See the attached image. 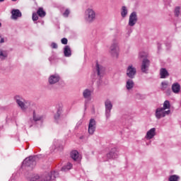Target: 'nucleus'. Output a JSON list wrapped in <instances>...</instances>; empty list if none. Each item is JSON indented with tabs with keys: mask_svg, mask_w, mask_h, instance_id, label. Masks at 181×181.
I'll use <instances>...</instances> for the list:
<instances>
[{
	"mask_svg": "<svg viewBox=\"0 0 181 181\" xmlns=\"http://www.w3.org/2000/svg\"><path fill=\"white\" fill-rule=\"evenodd\" d=\"M140 57H144V55L139 54Z\"/></svg>",
	"mask_w": 181,
	"mask_h": 181,
	"instance_id": "nucleus-38",
	"label": "nucleus"
},
{
	"mask_svg": "<svg viewBox=\"0 0 181 181\" xmlns=\"http://www.w3.org/2000/svg\"><path fill=\"white\" fill-rule=\"evenodd\" d=\"M136 74V69L134 68L132 65L129 66L127 69V76L129 78H134Z\"/></svg>",
	"mask_w": 181,
	"mask_h": 181,
	"instance_id": "nucleus-7",
	"label": "nucleus"
},
{
	"mask_svg": "<svg viewBox=\"0 0 181 181\" xmlns=\"http://www.w3.org/2000/svg\"><path fill=\"white\" fill-rule=\"evenodd\" d=\"M110 54L112 57H118V53H119V47H118V42H113L110 46Z\"/></svg>",
	"mask_w": 181,
	"mask_h": 181,
	"instance_id": "nucleus-4",
	"label": "nucleus"
},
{
	"mask_svg": "<svg viewBox=\"0 0 181 181\" xmlns=\"http://www.w3.org/2000/svg\"><path fill=\"white\" fill-rule=\"evenodd\" d=\"M105 110H106V118H110V113L111 112V110H112V103L110 100H107L105 102Z\"/></svg>",
	"mask_w": 181,
	"mask_h": 181,
	"instance_id": "nucleus-8",
	"label": "nucleus"
},
{
	"mask_svg": "<svg viewBox=\"0 0 181 181\" xmlns=\"http://www.w3.org/2000/svg\"><path fill=\"white\" fill-rule=\"evenodd\" d=\"M71 158L74 160H77V159H78V151H72L71 152Z\"/></svg>",
	"mask_w": 181,
	"mask_h": 181,
	"instance_id": "nucleus-22",
	"label": "nucleus"
},
{
	"mask_svg": "<svg viewBox=\"0 0 181 181\" xmlns=\"http://www.w3.org/2000/svg\"><path fill=\"white\" fill-rule=\"evenodd\" d=\"M16 101L21 109L23 110V111H26V110L30 107V103L25 101L19 96L16 97Z\"/></svg>",
	"mask_w": 181,
	"mask_h": 181,
	"instance_id": "nucleus-2",
	"label": "nucleus"
},
{
	"mask_svg": "<svg viewBox=\"0 0 181 181\" xmlns=\"http://www.w3.org/2000/svg\"><path fill=\"white\" fill-rule=\"evenodd\" d=\"M33 119L35 122L40 121V119H42V117L36 115V113H35V112H33Z\"/></svg>",
	"mask_w": 181,
	"mask_h": 181,
	"instance_id": "nucleus-29",
	"label": "nucleus"
},
{
	"mask_svg": "<svg viewBox=\"0 0 181 181\" xmlns=\"http://www.w3.org/2000/svg\"><path fill=\"white\" fill-rule=\"evenodd\" d=\"M135 83L132 79H128L126 82V88L127 90H132L134 88Z\"/></svg>",
	"mask_w": 181,
	"mask_h": 181,
	"instance_id": "nucleus-15",
	"label": "nucleus"
},
{
	"mask_svg": "<svg viewBox=\"0 0 181 181\" xmlns=\"http://www.w3.org/2000/svg\"><path fill=\"white\" fill-rule=\"evenodd\" d=\"M168 88V83L166 82L161 83V90H165Z\"/></svg>",
	"mask_w": 181,
	"mask_h": 181,
	"instance_id": "nucleus-31",
	"label": "nucleus"
},
{
	"mask_svg": "<svg viewBox=\"0 0 181 181\" xmlns=\"http://www.w3.org/2000/svg\"><path fill=\"white\" fill-rule=\"evenodd\" d=\"M180 13V7H176L175 9V16H179Z\"/></svg>",
	"mask_w": 181,
	"mask_h": 181,
	"instance_id": "nucleus-32",
	"label": "nucleus"
},
{
	"mask_svg": "<svg viewBox=\"0 0 181 181\" xmlns=\"http://www.w3.org/2000/svg\"><path fill=\"white\" fill-rule=\"evenodd\" d=\"M163 110H170V103L169 100H165L163 103V107H161Z\"/></svg>",
	"mask_w": 181,
	"mask_h": 181,
	"instance_id": "nucleus-25",
	"label": "nucleus"
},
{
	"mask_svg": "<svg viewBox=\"0 0 181 181\" xmlns=\"http://www.w3.org/2000/svg\"><path fill=\"white\" fill-rule=\"evenodd\" d=\"M8 57V52L6 51H4L0 49V59L1 60H5Z\"/></svg>",
	"mask_w": 181,
	"mask_h": 181,
	"instance_id": "nucleus-23",
	"label": "nucleus"
},
{
	"mask_svg": "<svg viewBox=\"0 0 181 181\" xmlns=\"http://www.w3.org/2000/svg\"><path fill=\"white\" fill-rule=\"evenodd\" d=\"M4 1H5V0H0V2H4Z\"/></svg>",
	"mask_w": 181,
	"mask_h": 181,
	"instance_id": "nucleus-40",
	"label": "nucleus"
},
{
	"mask_svg": "<svg viewBox=\"0 0 181 181\" xmlns=\"http://www.w3.org/2000/svg\"><path fill=\"white\" fill-rule=\"evenodd\" d=\"M148 67H149V60L144 59L141 64V71H143V73H146V71H148Z\"/></svg>",
	"mask_w": 181,
	"mask_h": 181,
	"instance_id": "nucleus-12",
	"label": "nucleus"
},
{
	"mask_svg": "<svg viewBox=\"0 0 181 181\" xmlns=\"http://www.w3.org/2000/svg\"><path fill=\"white\" fill-rule=\"evenodd\" d=\"M61 42L62 45H67V42H69V40H67V38L64 37L61 40Z\"/></svg>",
	"mask_w": 181,
	"mask_h": 181,
	"instance_id": "nucleus-35",
	"label": "nucleus"
},
{
	"mask_svg": "<svg viewBox=\"0 0 181 181\" xmlns=\"http://www.w3.org/2000/svg\"><path fill=\"white\" fill-rule=\"evenodd\" d=\"M117 155V148H114L112 149V151L107 154V158L110 159L112 158H115V156Z\"/></svg>",
	"mask_w": 181,
	"mask_h": 181,
	"instance_id": "nucleus-21",
	"label": "nucleus"
},
{
	"mask_svg": "<svg viewBox=\"0 0 181 181\" xmlns=\"http://www.w3.org/2000/svg\"><path fill=\"white\" fill-rule=\"evenodd\" d=\"M69 15H70V11L69 9H66L63 13V16H64V18H68Z\"/></svg>",
	"mask_w": 181,
	"mask_h": 181,
	"instance_id": "nucleus-34",
	"label": "nucleus"
},
{
	"mask_svg": "<svg viewBox=\"0 0 181 181\" xmlns=\"http://www.w3.org/2000/svg\"><path fill=\"white\" fill-rule=\"evenodd\" d=\"M172 90L175 94H177L179 91H180V85L177 83H173L172 86Z\"/></svg>",
	"mask_w": 181,
	"mask_h": 181,
	"instance_id": "nucleus-17",
	"label": "nucleus"
},
{
	"mask_svg": "<svg viewBox=\"0 0 181 181\" xmlns=\"http://www.w3.org/2000/svg\"><path fill=\"white\" fill-rule=\"evenodd\" d=\"M51 47H52V49H57L58 46H57V45L56 44V42H52V43L51 44Z\"/></svg>",
	"mask_w": 181,
	"mask_h": 181,
	"instance_id": "nucleus-36",
	"label": "nucleus"
},
{
	"mask_svg": "<svg viewBox=\"0 0 181 181\" xmlns=\"http://www.w3.org/2000/svg\"><path fill=\"white\" fill-rule=\"evenodd\" d=\"M83 95L84 98H90V97H91V90L86 89L83 90Z\"/></svg>",
	"mask_w": 181,
	"mask_h": 181,
	"instance_id": "nucleus-24",
	"label": "nucleus"
},
{
	"mask_svg": "<svg viewBox=\"0 0 181 181\" xmlns=\"http://www.w3.org/2000/svg\"><path fill=\"white\" fill-rule=\"evenodd\" d=\"M160 78H166L169 76V72H168V70H166V69L163 68L160 70Z\"/></svg>",
	"mask_w": 181,
	"mask_h": 181,
	"instance_id": "nucleus-16",
	"label": "nucleus"
},
{
	"mask_svg": "<svg viewBox=\"0 0 181 181\" xmlns=\"http://www.w3.org/2000/svg\"><path fill=\"white\" fill-rule=\"evenodd\" d=\"M156 135V129L152 128L149 131L147 132L146 138V139H152L153 136Z\"/></svg>",
	"mask_w": 181,
	"mask_h": 181,
	"instance_id": "nucleus-11",
	"label": "nucleus"
},
{
	"mask_svg": "<svg viewBox=\"0 0 181 181\" xmlns=\"http://www.w3.org/2000/svg\"><path fill=\"white\" fill-rule=\"evenodd\" d=\"M170 114V110H165V109H163L162 107H158L156 110V117L157 119H160V118H163Z\"/></svg>",
	"mask_w": 181,
	"mask_h": 181,
	"instance_id": "nucleus-3",
	"label": "nucleus"
},
{
	"mask_svg": "<svg viewBox=\"0 0 181 181\" xmlns=\"http://www.w3.org/2000/svg\"><path fill=\"white\" fill-rule=\"evenodd\" d=\"M86 21L88 22H93L95 20V12L91 8H88L86 11Z\"/></svg>",
	"mask_w": 181,
	"mask_h": 181,
	"instance_id": "nucleus-5",
	"label": "nucleus"
},
{
	"mask_svg": "<svg viewBox=\"0 0 181 181\" xmlns=\"http://www.w3.org/2000/svg\"><path fill=\"white\" fill-rule=\"evenodd\" d=\"M5 42V40L4 38L1 39L0 43H4Z\"/></svg>",
	"mask_w": 181,
	"mask_h": 181,
	"instance_id": "nucleus-37",
	"label": "nucleus"
},
{
	"mask_svg": "<svg viewBox=\"0 0 181 181\" xmlns=\"http://www.w3.org/2000/svg\"><path fill=\"white\" fill-rule=\"evenodd\" d=\"M37 13H33V21H36L37 19H39V16H37Z\"/></svg>",
	"mask_w": 181,
	"mask_h": 181,
	"instance_id": "nucleus-33",
	"label": "nucleus"
},
{
	"mask_svg": "<svg viewBox=\"0 0 181 181\" xmlns=\"http://www.w3.org/2000/svg\"><path fill=\"white\" fill-rule=\"evenodd\" d=\"M11 1H13V2H16V1H18V0H11Z\"/></svg>",
	"mask_w": 181,
	"mask_h": 181,
	"instance_id": "nucleus-39",
	"label": "nucleus"
},
{
	"mask_svg": "<svg viewBox=\"0 0 181 181\" xmlns=\"http://www.w3.org/2000/svg\"><path fill=\"white\" fill-rule=\"evenodd\" d=\"M60 80V77L57 75H52L49 78V84H56Z\"/></svg>",
	"mask_w": 181,
	"mask_h": 181,
	"instance_id": "nucleus-13",
	"label": "nucleus"
},
{
	"mask_svg": "<svg viewBox=\"0 0 181 181\" xmlns=\"http://www.w3.org/2000/svg\"><path fill=\"white\" fill-rule=\"evenodd\" d=\"M128 13V10H127V7L122 6V12H121V16L122 18H125Z\"/></svg>",
	"mask_w": 181,
	"mask_h": 181,
	"instance_id": "nucleus-27",
	"label": "nucleus"
},
{
	"mask_svg": "<svg viewBox=\"0 0 181 181\" xmlns=\"http://www.w3.org/2000/svg\"><path fill=\"white\" fill-rule=\"evenodd\" d=\"M37 13L40 18H45L46 16V12L45 11V10H43V8L42 7L38 8V10L37 11Z\"/></svg>",
	"mask_w": 181,
	"mask_h": 181,
	"instance_id": "nucleus-19",
	"label": "nucleus"
},
{
	"mask_svg": "<svg viewBox=\"0 0 181 181\" xmlns=\"http://www.w3.org/2000/svg\"><path fill=\"white\" fill-rule=\"evenodd\" d=\"M136 21H138V18L136 17V13L133 12L129 16V25L134 26L135 23H136Z\"/></svg>",
	"mask_w": 181,
	"mask_h": 181,
	"instance_id": "nucleus-9",
	"label": "nucleus"
},
{
	"mask_svg": "<svg viewBox=\"0 0 181 181\" xmlns=\"http://www.w3.org/2000/svg\"><path fill=\"white\" fill-rule=\"evenodd\" d=\"M105 69L103 67V66H100L98 63H96V71L98 73V76H101Z\"/></svg>",
	"mask_w": 181,
	"mask_h": 181,
	"instance_id": "nucleus-18",
	"label": "nucleus"
},
{
	"mask_svg": "<svg viewBox=\"0 0 181 181\" xmlns=\"http://www.w3.org/2000/svg\"><path fill=\"white\" fill-rule=\"evenodd\" d=\"M180 177L176 175H170L168 178L169 181H179Z\"/></svg>",
	"mask_w": 181,
	"mask_h": 181,
	"instance_id": "nucleus-26",
	"label": "nucleus"
},
{
	"mask_svg": "<svg viewBox=\"0 0 181 181\" xmlns=\"http://www.w3.org/2000/svg\"><path fill=\"white\" fill-rule=\"evenodd\" d=\"M2 26V23H0V28Z\"/></svg>",
	"mask_w": 181,
	"mask_h": 181,
	"instance_id": "nucleus-41",
	"label": "nucleus"
},
{
	"mask_svg": "<svg viewBox=\"0 0 181 181\" xmlns=\"http://www.w3.org/2000/svg\"><path fill=\"white\" fill-rule=\"evenodd\" d=\"M97 127V124L94 119H90L88 125V134L93 135L95 132V128Z\"/></svg>",
	"mask_w": 181,
	"mask_h": 181,
	"instance_id": "nucleus-6",
	"label": "nucleus"
},
{
	"mask_svg": "<svg viewBox=\"0 0 181 181\" xmlns=\"http://www.w3.org/2000/svg\"><path fill=\"white\" fill-rule=\"evenodd\" d=\"M64 54L65 57H70L71 56V49L70 46L66 45L64 48Z\"/></svg>",
	"mask_w": 181,
	"mask_h": 181,
	"instance_id": "nucleus-14",
	"label": "nucleus"
},
{
	"mask_svg": "<svg viewBox=\"0 0 181 181\" xmlns=\"http://www.w3.org/2000/svg\"><path fill=\"white\" fill-rule=\"evenodd\" d=\"M59 176V173L57 171H53L50 173H46L42 175L39 176L38 175H35L30 178L31 181H49L54 180Z\"/></svg>",
	"mask_w": 181,
	"mask_h": 181,
	"instance_id": "nucleus-1",
	"label": "nucleus"
},
{
	"mask_svg": "<svg viewBox=\"0 0 181 181\" xmlns=\"http://www.w3.org/2000/svg\"><path fill=\"white\" fill-rule=\"evenodd\" d=\"M22 16V13L19 9H13L11 11V19H18V18H21Z\"/></svg>",
	"mask_w": 181,
	"mask_h": 181,
	"instance_id": "nucleus-10",
	"label": "nucleus"
},
{
	"mask_svg": "<svg viewBox=\"0 0 181 181\" xmlns=\"http://www.w3.org/2000/svg\"><path fill=\"white\" fill-rule=\"evenodd\" d=\"M71 168H73V164L70 163H67V164L66 165H64L62 168V171L67 172V170H70V169H71Z\"/></svg>",
	"mask_w": 181,
	"mask_h": 181,
	"instance_id": "nucleus-20",
	"label": "nucleus"
},
{
	"mask_svg": "<svg viewBox=\"0 0 181 181\" xmlns=\"http://www.w3.org/2000/svg\"><path fill=\"white\" fill-rule=\"evenodd\" d=\"M25 162H27L28 165H30V163L35 165L36 163V162H35V159L32 156L29 157L28 158H26Z\"/></svg>",
	"mask_w": 181,
	"mask_h": 181,
	"instance_id": "nucleus-28",
	"label": "nucleus"
},
{
	"mask_svg": "<svg viewBox=\"0 0 181 181\" xmlns=\"http://www.w3.org/2000/svg\"><path fill=\"white\" fill-rule=\"evenodd\" d=\"M61 115H62V109H59L57 112V114L54 116L55 119H58V118H60Z\"/></svg>",
	"mask_w": 181,
	"mask_h": 181,
	"instance_id": "nucleus-30",
	"label": "nucleus"
}]
</instances>
